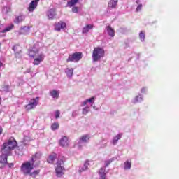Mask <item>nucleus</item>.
Instances as JSON below:
<instances>
[{
	"mask_svg": "<svg viewBox=\"0 0 179 179\" xmlns=\"http://www.w3.org/2000/svg\"><path fill=\"white\" fill-rule=\"evenodd\" d=\"M16 148H17V141H16L15 137H10L4 142L1 148L0 163L2 164L8 163V156H12V150H14Z\"/></svg>",
	"mask_w": 179,
	"mask_h": 179,
	"instance_id": "1",
	"label": "nucleus"
},
{
	"mask_svg": "<svg viewBox=\"0 0 179 179\" xmlns=\"http://www.w3.org/2000/svg\"><path fill=\"white\" fill-rule=\"evenodd\" d=\"M29 57H38L34 59V65H40L44 61L45 56L43 54H38V49L32 48L29 52Z\"/></svg>",
	"mask_w": 179,
	"mask_h": 179,
	"instance_id": "2",
	"label": "nucleus"
},
{
	"mask_svg": "<svg viewBox=\"0 0 179 179\" xmlns=\"http://www.w3.org/2000/svg\"><path fill=\"white\" fill-rule=\"evenodd\" d=\"M104 55H106L104 49L101 47H96L94 48L92 57L94 62H97V61H100L101 58H104Z\"/></svg>",
	"mask_w": 179,
	"mask_h": 179,
	"instance_id": "3",
	"label": "nucleus"
},
{
	"mask_svg": "<svg viewBox=\"0 0 179 179\" xmlns=\"http://www.w3.org/2000/svg\"><path fill=\"white\" fill-rule=\"evenodd\" d=\"M34 169V165L31 162V161H27L21 165L20 170L23 174L27 176L31 173V170Z\"/></svg>",
	"mask_w": 179,
	"mask_h": 179,
	"instance_id": "4",
	"label": "nucleus"
},
{
	"mask_svg": "<svg viewBox=\"0 0 179 179\" xmlns=\"http://www.w3.org/2000/svg\"><path fill=\"white\" fill-rule=\"evenodd\" d=\"M83 54L81 52H76L69 55L66 62H78L82 59Z\"/></svg>",
	"mask_w": 179,
	"mask_h": 179,
	"instance_id": "5",
	"label": "nucleus"
},
{
	"mask_svg": "<svg viewBox=\"0 0 179 179\" xmlns=\"http://www.w3.org/2000/svg\"><path fill=\"white\" fill-rule=\"evenodd\" d=\"M40 101V97H36L30 100L29 103L25 106L26 111H30L34 108H36L38 106V101Z\"/></svg>",
	"mask_w": 179,
	"mask_h": 179,
	"instance_id": "6",
	"label": "nucleus"
},
{
	"mask_svg": "<svg viewBox=\"0 0 179 179\" xmlns=\"http://www.w3.org/2000/svg\"><path fill=\"white\" fill-rule=\"evenodd\" d=\"M42 156L43 155L41 152H36L34 155H32L29 162H31L34 166V164L35 166H40V160Z\"/></svg>",
	"mask_w": 179,
	"mask_h": 179,
	"instance_id": "7",
	"label": "nucleus"
},
{
	"mask_svg": "<svg viewBox=\"0 0 179 179\" xmlns=\"http://www.w3.org/2000/svg\"><path fill=\"white\" fill-rule=\"evenodd\" d=\"M59 145L62 148H66L69 146V140L68 139V137L66 136H63L59 141Z\"/></svg>",
	"mask_w": 179,
	"mask_h": 179,
	"instance_id": "8",
	"label": "nucleus"
},
{
	"mask_svg": "<svg viewBox=\"0 0 179 179\" xmlns=\"http://www.w3.org/2000/svg\"><path fill=\"white\" fill-rule=\"evenodd\" d=\"M66 23L62 21H60L55 24V30H56V31H61V29H66Z\"/></svg>",
	"mask_w": 179,
	"mask_h": 179,
	"instance_id": "9",
	"label": "nucleus"
},
{
	"mask_svg": "<svg viewBox=\"0 0 179 179\" xmlns=\"http://www.w3.org/2000/svg\"><path fill=\"white\" fill-rule=\"evenodd\" d=\"M26 17L23 14H20L17 15L14 20V23L15 24H19V23H22L24 22Z\"/></svg>",
	"mask_w": 179,
	"mask_h": 179,
	"instance_id": "10",
	"label": "nucleus"
},
{
	"mask_svg": "<svg viewBox=\"0 0 179 179\" xmlns=\"http://www.w3.org/2000/svg\"><path fill=\"white\" fill-rule=\"evenodd\" d=\"M64 170L65 168L62 166H56L55 171L57 177H62L64 176Z\"/></svg>",
	"mask_w": 179,
	"mask_h": 179,
	"instance_id": "11",
	"label": "nucleus"
},
{
	"mask_svg": "<svg viewBox=\"0 0 179 179\" xmlns=\"http://www.w3.org/2000/svg\"><path fill=\"white\" fill-rule=\"evenodd\" d=\"M55 160H57V154L54 152L50 154L47 159L48 163H50V164H52Z\"/></svg>",
	"mask_w": 179,
	"mask_h": 179,
	"instance_id": "12",
	"label": "nucleus"
},
{
	"mask_svg": "<svg viewBox=\"0 0 179 179\" xmlns=\"http://www.w3.org/2000/svg\"><path fill=\"white\" fill-rule=\"evenodd\" d=\"M107 33L110 37H114L115 36V30L111 27V25H108L106 28Z\"/></svg>",
	"mask_w": 179,
	"mask_h": 179,
	"instance_id": "13",
	"label": "nucleus"
},
{
	"mask_svg": "<svg viewBox=\"0 0 179 179\" xmlns=\"http://www.w3.org/2000/svg\"><path fill=\"white\" fill-rule=\"evenodd\" d=\"M29 31H30V27L26 26L21 27L19 34L20 36H22V34H29Z\"/></svg>",
	"mask_w": 179,
	"mask_h": 179,
	"instance_id": "14",
	"label": "nucleus"
},
{
	"mask_svg": "<svg viewBox=\"0 0 179 179\" xmlns=\"http://www.w3.org/2000/svg\"><path fill=\"white\" fill-rule=\"evenodd\" d=\"M89 166H90V161L89 159H87L83 164V167L80 169L79 173H83V171H86L87 169H89Z\"/></svg>",
	"mask_w": 179,
	"mask_h": 179,
	"instance_id": "15",
	"label": "nucleus"
},
{
	"mask_svg": "<svg viewBox=\"0 0 179 179\" xmlns=\"http://www.w3.org/2000/svg\"><path fill=\"white\" fill-rule=\"evenodd\" d=\"M38 4L36 3H35L34 1H31V3L29 5V7L27 8V10H29V12H34V10H36V8H37Z\"/></svg>",
	"mask_w": 179,
	"mask_h": 179,
	"instance_id": "16",
	"label": "nucleus"
},
{
	"mask_svg": "<svg viewBox=\"0 0 179 179\" xmlns=\"http://www.w3.org/2000/svg\"><path fill=\"white\" fill-rule=\"evenodd\" d=\"M118 2V0H110L108 2V8L110 9H115L117 8V3Z\"/></svg>",
	"mask_w": 179,
	"mask_h": 179,
	"instance_id": "17",
	"label": "nucleus"
},
{
	"mask_svg": "<svg viewBox=\"0 0 179 179\" xmlns=\"http://www.w3.org/2000/svg\"><path fill=\"white\" fill-rule=\"evenodd\" d=\"M55 9H50L47 13V16L48 19L52 20L55 17Z\"/></svg>",
	"mask_w": 179,
	"mask_h": 179,
	"instance_id": "18",
	"label": "nucleus"
},
{
	"mask_svg": "<svg viewBox=\"0 0 179 179\" xmlns=\"http://www.w3.org/2000/svg\"><path fill=\"white\" fill-rule=\"evenodd\" d=\"M49 93L52 99H59V92H58L57 90H52Z\"/></svg>",
	"mask_w": 179,
	"mask_h": 179,
	"instance_id": "19",
	"label": "nucleus"
},
{
	"mask_svg": "<svg viewBox=\"0 0 179 179\" xmlns=\"http://www.w3.org/2000/svg\"><path fill=\"white\" fill-rule=\"evenodd\" d=\"M90 141V136L88 134H85L80 138V142L87 143Z\"/></svg>",
	"mask_w": 179,
	"mask_h": 179,
	"instance_id": "20",
	"label": "nucleus"
},
{
	"mask_svg": "<svg viewBox=\"0 0 179 179\" xmlns=\"http://www.w3.org/2000/svg\"><path fill=\"white\" fill-rule=\"evenodd\" d=\"M93 29V24H87L85 27L83 28L82 32L83 34H87L89 30H92Z\"/></svg>",
	"mask_w": 179,
	"mask_h": 179,
	"instance_id": "21",
	"label": "nucleus"
},
{
	"mask_svg": "<svg viewBox=\"0 0 179 179\" xmlns=\"http://www.w3.org/2000/svg\"><path fill=\"white\" fill-rule=\"evenodd\" d=\"M65 72L68 78H72L73 76V69L67 68Z\"/></svg>",
	"mask_w": 179,
	"mask_h": 179,
	"instance_id": "22",
	"label": "nucleus"
},
{
	"mask_svg": "<svg viewBox=\"0 0 179 179\" xmlns=\"http://www.w3.org/2000/svg\"><path fill=\"white\" fill-rule=\"evenodd\" d=\"M120 138H122V134H119L117 136H115L113 141V145H117V143L118 142V141H120Z\"/></svg>",
	"mask_w": 179,
	"mask_h": 179,
	"instance_id": "23",
	"label": "nucleus"
},
{
	"mask_svg": "<svg viewBox=\"0 0 179 179\" xmlns=\"http://www.w3.org/2000/svg\"><path fill=\"white\" fill-rule=\"evenodd\" d=\"M38 174H40V170H36L34 171L32 173L30 172V173H29V175H30V176L32 177L33 178H36V177H37Z\"/></svg>",
	"mask_w": 179,
	"mask_h": 179,
	"instance_id": "24",
	"label": "nucleus"
},
{
	"mask_svg": "<svg viewBox=\"0 0 179 179\" xmlns=\"http://www.w3.org/2000/svg\"><path fill=\"white\" fill-rule=\"evenodd\" d=\"M15 27V25L13 24H10L9 26L6 27L2 31V33H6L7 31H10L12 29Z\"/></svg>",
	"mask_w": 179,
	"mask_h": 179,
	"instance_id": "25",
	"label": "nucleus"
},
{
	"mask_svg": "<svg viewBox=\"0 0 179 179\" xmlns=\"http://www.w3.org/2000/svg\"><path fill=\"white\" fill-rule=\"evenodd\" d=\"M77 2H79V0H71L70 1H68L67 5L70 8H72V6L76 5Z\"/></svg>",
	"mask_w": 179,
	"mask_h": 179,
	"instance_id": "26",
	"label": "nucleus"
},
{
	"mask_svg": "<svg viewBox=\"0 0 179 179\" xmlns=\"http://www.w3.org/2000/svg\"><path fill=\"white\" fill-rule=\"evenodd\" d=\"M132 164H131V162L127 161L124 163V170H129L131 169Z\"/></svg>",
	"mask_w": 179,
	"mask_h": 179,
	"instance_id": "27",
	"label": "nucleus"
},
{
	"mask_svg": "<svg viewBox=\"0 0 179 179\" xmlns=\"http://www.w3.org/2000/svg\"><path fill=\"white\" fill-rule=\"evenodd\" d=\"M15 153L18 155V156H23L24 155V150H23V148H17L15 151Z\"/></svg>",
	"mask_w": 179,
	"mask_h": 179,
	"instance_id": "28",
	"label": "nucleus"
},
{
	"mask_svg": "<svg viewBox=\"0 0 179 179\" xmlns=\"http://www.w3.org/2000/svg\"><path fill=\"white\" fill-rule=\"evenodd\" d=\"M64 163H65V160L64 157L59 158L57 162L56 166H63Z\"/></svg>",
	"mask_w": 179,
	"mask_h": 179,
	"instance_id": "29",
	"label": "nucleus"
},
{
	"mask_svg": "<svg viewBox=\"0 0 179 179\" xmlns=\"http://www.w3.org/2000/svg\"><path fill=\"white\" fill-rule=\"evenodd\" d=\"M58 128H59V123L56 122V123L52 124L51 129L52 131H55V130L58 129Z\"/></svg>",
	"mask_w": 179,
	"mask_h": 179,
	"instance_id": "30",
	"label": "nucleus"
},
{
	"mask_svg": "<svg viewBox=\"0 0 179 179\" xmlns=\"http://www.w3.org/2000/svg\"><path fill=\"white\" fill-rule=\"evenodd\" d=\"M145 37H146V36H145V32L141 31V32L139 34V38H140L141 41H145Z\"/></svg>",
	"mask_w": 179,
	"mask_h": 179,
	"instance_id": "31",
	"label": "nucleus"
},
{
	"mask_svg": "<svg viewBox=\"0 0 179 179\" xmlns=\"http://www.w3.org/2000/svg\"><path fill=\"white\" fill-rule=\"evenodd\" d=\"M90 111V110L89 109V106H86L85 108H83V112L82 113L84 115H86Z\"/></svg>",
	"mask_w": 179,
	"mask_h": 179,
	"instance_id": "32",
	"label": "nucleus"
},
{
	"mask_svg": "<svg viewBox=\"0 0 179 179\" xmlns=\"http://www.w3.org/2000/svg\"><path fill=\"white\" fill-rule=\"evenodd\" d=\"M79 8L74 6L72 8V12L73 13H78Z\"/></svg>",
	"mask_w": 179,
	"mask_h": 179,
	"instance_id": "33",
	"label": "nucleus"
},
{
	"mask_svg": "<svg viewBox=\"0 0 179 179\" xmlns=\"http://www.w3.org/2000/svg\"><path fill=\"white\" fill-rule=\"evenodd\" d=\"M87 103H94V96L87 99Z\"/></svg>",
	"mask_w": 179,
	"mask_h": 179,
	"instance_id": "34",
	"label": "nucleus"
},
{
	"mask_svg": "<svg viewBox=\"0 0 179 179\" xmlns=\"http://www.w3.org/2000/svg\"><path fill=\"white\" fill-rule=\"evenodd\" d=\"M59 115H60L59 110H56L55 113V118H56V119L59 118Z\"/></svg>",
	"mask_w": 179,
	"mask_h": 179,
	"instance_id": "35",
	"label": "nucleus"
},
{
	"mask_svg": "<svg viewBox=\"0 0 179 179\" xmlns=\"http://www.w3.org/2000/svg\"><path fill=\"white\" fill-rule=\"evenodd\" d=\"M111 160H108L105 162V167H108V166H110V164H111Z\"/></svg>",
	"mask_w": 179,
	"mask_h": 179,
	"instance_id": "36",
	"label": "nucleus"
},
{
	"mask_svg": "<svg viewBox=\"0 0 179 179\" xmlns=\"http://www.w3.org/2000/svg\"><path fill=\"white\" fill-rule=\"evenodd\" d=\"M20 47H19V45H15L13 47V51H15V52H19V51H17V48H20Z\"/></svg>",
	"mask_w": 179,
	"mask_h": 179,
	"instance_id": "37",
	"label": "nucleus"
},
{
	"mask_svg": "<svg viewBox=\"0 0 179 179\" xmlns=\"http://www.w3.org/2000/svg\"><path fill=\"white\" fill-rule=\"evenodd\" d=\"M3 90H5L6 92L9 91V85H3Z\"/></svg>",
	"mask_w": 179,
	"mask_h": 179,
	"instance_id": "38",
	"label": "nucleus"
},
{
	"mask_svg": "<svg viewBox=\"0 0 179 179\" xmlns=\"http://www.w3.org/2000/svg\"><path fill=\"white\" fill-rule=\"evenodd\" d=\"M142 10V4H140L136 8V12H139V10Z\"/></svg>",
	"mask_w": 179,
	"mask_h": 179,
	"instance_id": "39",
	"label": "nucleus"
},
{
	"mask_svg": "<svg viewBox=\"0 0 179 179\" xmlns=\"http://www.w3.org/2000/svg\"><path fill=\"white\" fill-rule=\"evenodd\" d=\"M87 104V99H86L85 101H83V102L82 103V106H86Z\"/></svg>",
	"mask_w": 179,
	"mask_h": 179,
	"instance_id": "40",
	"label": "nucleus"
},
{
	"mask_svg": "<svg viewBox=\"0 0 179 179\" xmlns=\"http://www.w3.org/2000/svg\"><path fill=\"white\" fill-rule=\"evenodd\" d=\"M32 2H34L35 3L38 5V2H40V0H33Z\"/></svg>",
	"mask_w": 179,
	"mask_h": 179,
	"instance_id": "41",
	"label": "nucleus"
},
{
	"mask_svg": "<svg viewBox=\"0 0 179 179\" xmlns=\"http://www.w3.org/2000/svg\"><path fill=\"white\" fill-rule=\"evenodd\" d=\"M2 132H3V129H2L1 127H0V135H2Z\"/></svg>",
	"mask_w": 179,
	"mask_h": 179,
	"instance_id": "42",
	"label": "nucleus"
},
{
	"mask_svg": "<svg viewBox=\"0 0 179 179\" xmlns=\"http://www.w3.org/2000/svg\"><path fill=\"white\" fill-rule=\"evenodd\" d=\"M3 66V63H2L1 62H0V68L1 67V66Z\"/></svg>",
	"mask_w": 179,
	"mask_h": 179,
	"instance_id": "43",
	"label": "nucleus"
},
{
	"mask_svg": "<svg viewBox=\"0 0 179 179\" xmlns=\"http://www.w3.org/2000/svg\"><path fill=\"white\" fill-rule=\"evenodd\" d=\"M10 7H8V10H7V12H10Z\"/></svg>",
	"mask_w": 179,
	"mask_h": 179,
	"instance_id": "44",
	"label": "nucleus"
},
{
	"mask_svg": "<svg viewBox=\"0 0 179 179\" xmlns=\"http://www.w3.org/2000/svg\"><path fill=\"white\" fill-rule=\"evenodd\" d=\"M1 101H2V98L0 97V104H1Z\"/></svg>",
	"mask_w": 179,
	"mask_h": 179,
	"instance_id": "45",
	"label": "nucleus"
},
{
	"mask_svg": "<svg viewBox=\"0 0 179 179\" xmlns=\"http://www.w3.org/2000/svg\"><path fill=\"white\" fill-rule=\"evenodd\" d=\"M136 3H139V1H136Z\"/></svg>",
	"mask_w": 179,
	"mask_h": 179,
	"instance_id": "46",
	"label": "nucleus"
},
{
	"mask_svg": "<svg viewBox=\"0 0 179 179\" xmlns=\"http://www.w3.org/2000/svg\"><path fill=\"white\" fill-rule=\"evenodd\" d=\"M6 8H3V10H5Z\"/></svg>",
	"mask_w": 179,
	"mask_h": 179,
	"instance_id": "47",
	"label": "nucleus"
},
{
	"mask_svg": "<svg viewBox=\"0 0 179 179\" xmlns=\"http://www.w3.org/2000/svg\"><path fill=\"white\" fill-rule=\"evenodd\" d=\"M0 50H1V44H0Z\"/></svg>",
	"mask_w": 179,
	"mask_h": 179,
	"instance_id": "48",
	"label": "nucleus"
},
{
	"mask_svg": "<svg viewBox=\"0 0 179 179\" xmlns=\"http://www.w3.org/2000/svg\"><path fill=\"white\" fill-rule=\"evenodd\" d=\"M0 25H1V21H0Z\"/></svg>",
	"mask_w": 179,
	"mask_h": 179,
	"instance_id": "49",
	"label": "nucleus"
},
{
	"mask_svg": "<svg viewBox=\"0 0 179 179\" xmlns=\"http://www.w3.org/2000/svg\"><path fill=\"white\" fill-rule=\"evenodd\" d=\"M136 99H138V96Z\"/></svg>",
	"mask_w": 179,
	"mask_h": 179,
	"instance_id": "50",
	"label": "nucleus"
}]
</instances>
